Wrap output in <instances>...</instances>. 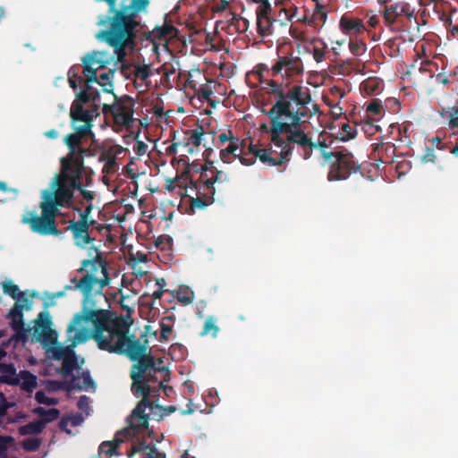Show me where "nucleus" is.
I'll list each match as a JSON object with an SVG mask.
<instances>
[{"mask_svg":"<svg viewBox=\"0 0 458 458\" xmlns=\"http://www.w3.org/2000/svg\"><path fill=\"white\" fill-rule=\"evenodd\" d=\"M99 277L92 275L83 276L77 287L84 293L82 310L74 315L68 327L67 334L72 342L64 347L57 342L58 334L53 329L51 316L48 311L40 312L33 327L34 333L43 344L48 358L62 360L65 372L69 373L78 366V360L73 348L94 338L98 346L109 352H124L133 360H141L146 349L126 335V327L113 314L104 310L92 309L89 300L91 291L100 293L109 284L106 269L99 263Z\"/></svg>","mask_w":458,"mask_h":458,"instance_id":"1","label":"nucleus"},{"mask_svg":"<svg viewBox=\"0 0 458 458\" xmlns=\"http://www.w3.org/2000/svg\"><path fill=\"white\" fill-rule=\"evenodd\" d=\"M65 142L69 146L71 154L63 160L61 174L55 176L50 183L49 189L41 193V216L35 211L26 212L22 222L28 224L30 229L42 235H58L59 230L55 225V216L58 208L72 206L73 191L81 189L83 183L88 184L89 171L82 165V158L78 147V137L68 135Z\"/></svg>","mask_w":458,"mask_h":458,"instance_id":"2","label":"nucleus"},{"mask_svg":"<svg viewBox=\"0 0 458 458\" xmlns=\"http://www.w3.org/2000/svg\"><path fill=\"white\" fill-rule=\"evenodd\" d=\"M310 102L307 90L294 87L288 95L279 98L269 114L272 119L271 148H256L250 146V151L261 162L269 165H278L287 160L291 154L290 142L303 147L313 146L310 140L298 124L306 122L307 105Z\"/></svg>","mask_w":458,"mask_h":458,"instance_id":"3","label":"nucleus"},{"mask_svg":"<svg viewBox=\"0 0 458 458\" xmlns=\"http://www.w3.org/2000/svg\"><path fill=\"white\" fill-rule=\"evenodd\" d=\"M139 360L140 364L133 366L131 369V378L133 380L131 390L138 396H142V400L132 411L130 425L131 428L140 429L146 428L148 425V420L143 411L144 407L148 404L147 397L151 392V387L147 377H155L157 380V375L159 374L161 377L165 378L168 375V370L161 358L156 360L152 356L147 354Z\"/></svg>","mask_w":458,"mask_h":458,"instance_id":"4","label":"nucleus"},{"mask_svg":"<svg viewBox=\"0 0 458 458\" xmlns=\"http://www.w3.org/2000/svg\"><path fill=\"white\" fill-rule=\"evenodd\" d=\"M114 98L115 101L110 106L102 103L98 93L96 96H93L91 99L95 106H103V111L106 116L113 121L114 130H128L133 124V100L127 97Z\"/></svg>","mask_w":458,"mask_h":458,"instance_id":"5","label":"nucleus"},{"mask_svg":"<svg viewBox=\"0 0 458 458\" xmlns=\"http://www.w3.org/2000/svg\"><path fill=\"white\" fill-rule=\"evenodd\" d=\"M325 158L330 164L329 181L346 179L355 170L352 157L348 154H341L339 152L335 154L329 153L325 154Z\"/></svg>","mask_w":458,"mask_h":458,"instance_id":"6","label":"nucleus"},{"mask_svg":"<svg viewBox=\"0 0 458 458\" xmlns=\"http://www.w3.org/2000/svg\"><path fill=\"white\" fill-rule=\"evenodd\" d=\"M0 369L4 374L5 381L20 384L24 390L31 391L37 386V377L28 371H21L16 375L15 369L11 365H1Z\"/></svg>","mask_w":458,"mask_h":458,"instance_id":"7","label":"nucleus"},{"mask_svg":"<svg viewBox=\"0 0 458 458\" xmlns=\"http://www.w3.org/2000/svg\"><path fill=\"white\" fill-rule=\"evenodd\" d=\"M302 70L301 60L293 56L280 57L276 64L272 66L273 75L292 77L299 74Z\"/></svg>","mask_w":458,"mask_h":458,"instance_id":"8","label":"nucleus"},{"mask_svg":"<svg viewBox=\"0 0 458 458\" xmlns=\"http://www.w3.org/2000/svg\"><path fill=\"white\" fill-rule=\"evenodd\" d=\"M339 27L341 31L349 37L356 36L365 31L363 21L349 15L341 17Z\"/></svg>","mask_w":458,"mask_h":458,"instance_id":"9","label":"nucleus"},{"mask_svg":"<svg viewBox=\"0 0 458 458\" xmlns=\"http://www.w3.org/2000/svg\"><path fill=\"white\" fill-rule=\"evenodd\" d=\"M297 47L300 54L302 53L301 49H303V52L312 54L314 59L317 62H320L324 58L327 45L320 39L313 38L301 44H298Z\"/></svg>","mask_w":458,"mask_h":458,"instance_id":"10","label":"nucleus"},{"mask_svg":"<svg viewBox=\"0 0 458 458\" xmlns=\"http://www.w3.org/2000/svg\"><path fill=\"white\" fill-rule=\"evenodd\" d=\"M133 74L134 86L141 92L147 90L149 86V76L151 74L150 66L141 64H135Z\"/></svg>","mask_w":458,"mask_h":458,"instance_id":"11","label":"nucleus"},{"mask_svg":"<svg viewBox=\"0 0 458 458\" xmlns=\"http://www.w3.org/2000/svg\"><path fill=\"white\" fill-rule=\"evenodd\" d=\"M244 144L238 138L232 139L220 151V157L224 163L230 164L233 157H240L243 153Z\"/></svg>","mask_w":458,"mask_h":458,"instance_id":"12","label":"nucleus"},{"mask_svg":"<svg viewBox=\"0 0 458 458\" xmlns=\"http://www.w3.org/2000/svg\"><path fill=\"white\" fill-rule=\"evenodd\" d=\"M30 306L31 303L28 300H25L20 301V303L9 311L8 315L11 318V325L16 331L21 329L23 325L21 310H30Z\"/></svg>","mask_w":458,"mask_h":458,"instance_id":"13","label":"nucleus"},{"mask_svg":"<svg viewBox=\"0 0 458 458\" xmlns=\"http://www.w3.org/2000/svg\"><path fill=\"white\" fill-rule=\"evenodd\" d=\"M408 13L406 3L399 2L386 8L384 17L387 23L391 24L397 21V18L403 13Z\"/></svg>","mask_w":458,"mask_h":458,"instance_id":"14","label":"nucleus"},{"mask_svg":"<svg viewBox=\"0 0 458 458\" xmlns=\"http://www.w3.org/2000/svg\"><path fill=\"white\" fill-rule=\"evenodd\" d=\"M33 413H35L40 417V419L38 420L40 422H44L45 427L48 422H51V421L56 420L60 414V412L57 409L51 408V409L46 410L45 408H42V407L35 408L33 410Z\"/></svg>","mask_w":458,"mask_h":458,"instance_id":"15","label":"nucleus"},{"mask_svg":"<svg viewBox=\"0 0 458 458\" xmlns=\"http://www.w3.org/2000/svg\"><path fill=\"white\" fill-rule=\"evenodd\" d=\"M45 428L44 422H40L38 420L20 427L18 431L21 436L36 435L41 433Z\"/></svg>","mask_w":458,"mask_h":458,"instance_id":"16","label":"nucleus"},{"mask_svg":"<svg viewBox=\"0 0 458 458\" xmlns=\"http://www.w3.org/2000/svg\"><path fill=\"white\" fill-rule=\"evenodd\" d=\"M72 229L77 245L83 246L89 242L87 226L85 224H75Z\"/></svg>","mask_w":458,"mask_h":458,"instance_id":"17","label":"nucleus"},{"mask_svg":"<svg viewBox=\"0 0 458 458\" xmlns=\"http://www.w3.org/2000/svg\"><path fill=\"white\" fill-rule=\"evenodd\" d=\"M114 71H108L107 72L102 73L99 77V80H97V83L103 89V91L106 93H112L114 89L113 80H114Z\"/></svg>","mask_w":458,"mask_h":458,"instance_id":"18","label":"nucleus"},{"mask_svg":"<svg viewBox=\"0 0 458 458\" xmlns=\"http://www.w3.org/2000/svg\"><path fill=\"white\" fill-rule=\"evenodd\" d=\"M123 441L122 437H117L113 441L104 442L99 446L100 454H104L106 457H109L115 454L119 443Z\"/></svg>","mask_w":458,"mask_h":458,"instance_id":"19","label":"nucleus"},{"mask_svg":"<svg viewBox=\"0 0 458 458\" xmlns=\"http://www.w3.org/2000/svg\"><path fill=\"white\" fill-rule=\"evenodd\" d=\"M83 420H84V418L80 414L72 415V416L62 419V420L60 421V428H61V429L65 431L67 434H72V431H71V429H69L68 426L69 425H72L74 427L79 426L83 422Z\"/></svg>","mask_w":458,"mask_h":458,"instance_id":"20","label":"nucleus"},{"mask_svg":"<svg viewBox=\"0 0 458 458\" xmlns=\"http://www.w3.org/2000/svg\"><path fill=\"white\" fill-rule=\"evenodd\" d=\"M4 293L12 296L13 299L20 301L22 293L20 292L19 287L12 281L7 280L2 283Z\"/></svg>","mask_w":458,"mask_h":458,"instance_id":"21","label":"nucleus"},{"mask_svg":"<svg viewBox=\"0 0 458 458\" xmlns=\"http://www.w3.org/2000/svg\"><path fill=\"white\" fill-rule=\"evenodd\" d=\"M340 126L342 130L335 133L333 132L334 135H335L337 138L344 141L354 138L355 131L348 123H341Z\"/></svg>","mask_w":458,"mask_h":458,"instance_id":"22","label":"nucleus"},{"mask_svg":"<svg viewBox=\"0 0 458 458\" xmlns=\"http://www.w3.org/2000/svg\"><path fill=\"white\" fill-rule=\"evenodd\" d=\"M177 298L181 302L189 304L194 299L193 291L188 286H181L177 291Z\"/></svg>","mask_w":458,"mask_h":458,"instance_id":"23","label":"nucleus"},{"mask_svg":"<svg viewBox=\"0 0 458 458\" xmlns=\"http://www.w3.org/2000/svg\"><path fill=\"white\" fill-rule=\"evenodd\" d=\"M257 25L259 31L262 36L270 34L271 22L265 14L260 13L258 16Z\"/></svg>","mask_w":458,"mask_h":458,"instance_id":"24","label":"nucleus"},{"mask_svg":"<svg viewBox=\"0 0 458 458\" xmlns=\"http://www.w3.org/2000/svg\"><path fill=\"white\" fill-rule=\"evenodd\" d=\"M152 34L153 37H159L167 39L173 38L175 35V32L174 29L172 26L166 25L164 27L155 29Z\"/></svg>","mask_w":458,"mask_h":458,"instance_id":"25","label":"nucleus"},{"mask_svg":"<svg viewBox=\"0 0 458 458\" xmlns=\"http://www.w3.org/2000/svg\"><path fill=\"white\" fill-rule=\"evenodd\" d=\"M42 441L39 437H30L24 439L21 445L25 451L34 452L39 448Z\"/></svg>","mask_w":458,"mask_h":458,"instance_id":"26","label":"nucleus"},{"mask_svg":"<svg viewBox=\"0 0 458 458\" xmlns=\"http://www.w3.org/2000/svg\"><path fill=\"white\" fill-rule=\"evenodd\" d=\"M35 398H36L38 403H42V404H46V405H48V406L55 405V404H56L58 403L56 399L47 395L43 391L37 392L36 394H35Z\"/></svg>","mask_w":458,"mask_h":458,"instance_id":"27","label":"nucleus"},{"mask_svg":"<svg viewBox=\"0 0 458 458\" xmlns=\"http://www.w3.org/2000/svg\"><path fill=\"white\" fill-rule=\"evenodd\" d=\"M82 380H83V384H81L80 382H78L77 379H75L72 383V385L75 386V387H79V388H85V389H88L91 386H93V381L92 379L90 378L89 373H82V377H81Z\"/></svg>","mask_w":458,"mask_h":458,"instance_id":"28","label":"nucleus"},{"mask_svg":"<svg viewBox=\"0 0 458 458\" xmlns=\"http://www.w3.org/2000/svg\"><path fill=\"white\" fill-rule=\"evenodd\" d=\"M218 331V328L215 325V321L212 318H208L205 323L204 334L212 333L213 335H216Z\"/></svg>","mask_w":458,"mask_h":458,"instance_id":"29","label":"nucleus"},{"mask_svg":"<svg viewBox=\"0 0 458 458\" xmlns=\"http://www.w3.org/2000/svg\"><path fill=\"white\" fill-rule=\"evenodd\" d=\"M13 442H14V439L12 437H9V436L2 437V436H0V454L4 453L6 450V448L8 447V445L13 444Z\"/></svg>","mask_w":458,"mask_h":458,"instance_id":"30","label":"nucleus"},{"mask_svg":"<svg viewBox=\"0 0 458 458\" xmlns=\"http://www.w3.org/2000/svg\"><path fill=\"white\" fill-rule=\"evenodd\" d=\"M79 409L86 415L89 414V400L86 396H82L78 403Z\"/></svg>","mask_w":458,"mask_h":458,"instance_id":"31","label":"nucleus"},{"mask_svg":"<svg viewBox=\"0 0 458 458\" xmlns=\"http://www.w3.org/2000/svg\"><path fill=\"white\" fill-rule=\"evenodd\" d=\"M232 139H235V138L232 136V133L230 131L229 132H222L218 135V138H217L219 144L222 146L226 143H229Z\"/></svg>","mask_w":458,"mask_h":458,"instance_id":"32","label":"nucleus"},{"mask_svg":"<svg viewBox=\"0 0 458 458\" xmlns=\"http://www.w3.org/2000/svg\"><path fill=\"white\" fill-rule=\"evenodd\" d=\"M144 458H165V454L158 452L157 449L148 448L145 453Z\"/></svg>","mask_w":458,"mask_h":458,"instance_id":"33","label":"nucleus"},{"mask_svg":"<svg viewBox=\"0 0 458 458\" xmlns=\"http://www.w3.org/2000/svg\"><path fill=\"white\" fill-rule=\"evenodd\" d=\"M350 49L354 55H359L360 51L363 49V44L361 42H352L351 41L350 44Z\"/></svg>","mask_w":458,"mask_h":458,"instance_id":"34","label":"nucleus"},{"mask_svg":"<svg viewBox=\"0 0 458 458\" xmlns=\"http://www.w3.org/2000/svg\"><path fill=\"white\" fill-rule=\"evenodd\" d=\"M458 107L454 109L453 113L450 114V123L452 126L458 125Z\"/></svg>","mask_w":458,"mask_h":458,"instance_id":"35","label":"nucleus"},{"mask_svg":"<svg viewBox=\"0 0 458 458\" xmlns=\"http://www.w3.org/2000/svg\"><path fill=\"white\" fill-rule=\"evenodd\" d=\"M189 140L191 144L198 146L201 142V136L194 133L190 137Z\"/></svg>","mask_w":458,"mask_h":458,"instance_id":"36","label":"nucleus"},{"mask_svg":"<svg viewBox=\"0 0 458 458\" xmlns=\"http://www.w3.org/2000/svg\"><path fill=\"white\" fill-rule=\"evenodd\" d=\"M27 419V415L24 412H18L13 419H11V422H20Z\"/></svg>","mask_w":458,"mask_h":458,"instance_id":"37","label":"nucleus"},{"mask_svg":"<svg viewBox=\"0 0 458 458\" xmlns=\"http://www.w3.org/2000/svg\"><path fill=\"white\" fill-rule=\"evenodd\" d=\"M238 158L240 159L242 165L246 166L251 165L254 163L253 159L242 157V155H241V157Z\"/></svg>","mask_w":458,"mask_h":458,"instance_id":"38","label":"nucleus"},{"mask_svg":"<svg viewBox=\"0 0 458 458\" xmlns=\"http://www.w3.org/2000/svg\"><path fill=\"white\" fill-rule=\"evenodd\" d=\"M331 113L334 117H339L342 114V107L335 106L332 108Z\"/></svg>","mask_w":458,"mask_h":458,"instance_id":"39","label":"nucleus"},{"mask_svg":"<svg viewBox=\"0 0 458 458\" xmlns=\"http://www.w3.org/2000/svg\"><path fill=\"white\" fill-rule=\"evenodd\" d=\"M114 169V161L111 160L106 163V165L104 167V170L106 172H111Z\"/></svg>","mask_w":458,"mask_h":458,"instance_id":"40","label":"nucleus"},{"mask_svg":"<svg viewBox=\"0 0 458 458\" xmlns=\"http://www.w3.org/2000/svg\"><path fill=\"white\" fill-rule=\"evenodd\" d=\"M69 83L72 89L76 88V80L73 78L72 70L69 72Z\"/></svg>","mask_w":458,"mask_h":458,"instance_id":"41","label":"nucleus"},{"mask_svg":"<svg viewBox=\"0 0 458 458\" xmlns=\"http://www.w3.org/2000/svg\"><path fill=\"white\" fill-rule=\"evenodd\" d=\"M81 193L82 195L84 196L85 199H93V194L92 192L89 191H86V190H82L81 189Z\"/></svg>","mask_w":458,"mask_h":458,"instance_id":"42","label":"nucleus"},{"mask_svg":"<svg viewBox=\"0 0 458 458\" xmlns=\"http://www.w3.org/2000/svg\"><path fill=\"white\" fill-rule=\"evenodd\" d=\"M157 284L159 286L160 289H163L166 285V283L164 278H158L157 279Z\"/></svg>","mask_w":458,"mask_h":458,"instance_id":"43","label":"nucleus"},{"mask_svg":"<svg viewBox=\"0 0 458 458\" xmlns=\"http://www.w3.org/2000/svg\"><path fill=\"white\" fill-rule=\"evenodd\" d=\"M46 136L48 138H55L57 136V131L55 130H51L46 132Z\"/></svg>","mask_w":458,"mask_h":458,"instance_id":"44","label":"nucleus"},{"mask_svg":"<svg viewBox=\"0 0 458 458\" xmlns=\"http://www.w3.org/2000/svg\"><path fill=\"white\" fill-rule=\"evenodd\" d=\"M344 43V40H336L335 41V44L340 47L343 46V44Z\"/></svg>","mask_w":458,"mask_h":458,"instance_id":"45","label":"nucleus"},{"mask_svg":"<svg viewBox=\"0 0 458 458\" xmlns=\"http://www.w3.org/2000/svg\"><path fill=\"white\" fill-rule=\"evenodd\" d=\"M154 295L157 297V298H160L162 296V291H158V292H156L154 293Z\"/></svg>","mask_w":458,"mask_h":458,"instance_id":"46","label":"nucleus"},{"mask_svg":"<svg viewBox=\"0 0 458 458\" xmlns=\"http://www.w3.org/2000/svg\"><path fill=\"white\" fill-rule=\"evenodd\" d=\"M0 189L3 190V191H5L6 190V186L4 182H0Z\"/></svg>","mask_w":458,"mask_h":458,"instance_id":"47","label":"nucleus"},{"mask_svg":"<svg viewBox=\"0 0 458 458\" xmlns=\"http://www.w3.org/2000/svg\"><path fill=\"white\" fill-rule=\"evenodd\" d=\"M5 354V352H4V350L2 348H0V359H2V357H4Z\"/></svg>","mask_w":458,"mask_h":458,"instance_id":"48","label":"nucleus"},{"mask_svg":"<svg viewBox=\"0 0 458 458\" xmlns=\"http://www.w3.org/2000/svg\"><path fill=\"white\" fill-rule=\"evenodd\" d=\"M369 110L376 111V106H373V105H370V106H369Z\"/></svg>","mask_w":458,"mask_h":458,"instance_id":"49","label":"nucleus"},{"mask_svg":"<svg viewBox=\"0 0 458 458\" xmlns=\"http://www.w3.org/2000/svg\"><path fill=\"white\" fill-rule=\"evenodd\" d=\"M89 265H91V263H90L89 261H85V262L83 263L84 267H88V266H89Z\"/></svg>","mask_w":458,"mask_h":458,"instance_id":"50","label":"nucleus"},{"mask_svg":"<svg viewBox=\"0 0 458 458\" xmlns=\"http://www.w3.org/2000/svg\"><path fill=\"white\" fill-rule=\"evenodd\" d=\"M4 15V11L2 9H0V19L3 17Z\"/></svg>","mask_w":458,"mask_h":458,"instance_id":"51","label":"nucleus"},{"mask_svg":"<svg viewBox=\"0 0 458 458\" xmlns=\"http://www.w3.org/2000/svg\"><path fill=\"white\" fill-rule=\"evenodd\" d=\"M124 434H125V435L130 436V435H131V431H130V430H126V431L124 432Z\"/></svg>","mask_w":458,"mask_h":458,"instance_id":"52","label":"nucleus"},{"mask_svg":"<svg viewBox=\"0 0 458 458\" xmlns=\"http://www.w3.org/2000/svg\"><path fill=\"white\" fill-rule=\"evenodd\" d=\"M452 152L453 153H457L458 152V148H454Z\"/></svg>","mask_w":458,"mask_h":458,"instance_id":"53","label":"nucleus"},{"mask_svg":"<svg viewBox=\"0 0 458 458\" xmlns=\"http://www.w3.org/2000/svg\"><path fill=\"white\" fill-rule=\"evenodd\" d=\"M164 392H165V394H168L166 387L164 388Z\"/></svg>","mask_w":458,"mask_h":458,"instance_id":"54","label":"nucleus"},{"mask_svg":"<svg viewBox=\"0 0 458 458\" xmlns=\"http://www.w3.org/2000/svg\"><path fill=\"white\" fill-rule=\"evenodd\" d=\"M370 24H371L372 26H373V25H375L374 20H371V21H370Z\"/></svg>","mask_w":458,"mask_h":458,"instance_id":"55","label":"nucleus"},{"mask_svg":"<svg viewBox=\"0 0 458 458\" xmlns=\"http://www.w3.org/2000/svg\"><path fill=\"white\" fill-rule=\"evenodd\" d=\"M3 334L0 332V338L2 337Z\"/></svg>","mask_w":458,"mask_h":458,"instance_id":"56","label":"nucleus"}]
</instances>
